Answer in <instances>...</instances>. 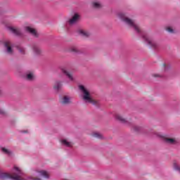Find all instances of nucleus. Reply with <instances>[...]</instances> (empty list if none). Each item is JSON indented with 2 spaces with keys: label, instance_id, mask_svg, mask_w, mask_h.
Segmentation results:
<instances>
[{
  "label": "nucleus",
  "instance_id": "obj_1",
  "mask_svg": "<svg viewBox=\"0 0 180 180\" xmlns=\"http://www.w3.org/2000/svg\"><path fill=\"white\" fill-rule=\"evenodd\" d=\"M118 16L120 19L126 23V25L134 30L136 33H141V29H140V27L137 23H136V22H134V20L126 17V15L123 13H119Z\"/></svg>",
  "mask_w": 180,
  "mask_h": 180
},
{
  "label": "nucleus",
  "instance_id": "obj_2",
  "mask_svg": "<svg viewBox=\"0 0 180 180\" xmlns=\"http://www.w3.org/2000/svg\"><path fill=\"white\" fill-rule=\"evenodd\" d=\"M79 89L83 94V99L84 101H85V102H87L88 103H91V105H97L98 101L92 98L91 93L86 87H85L84 85H79Z\"/></svg>",
  "mask_w": 180,
  "mask_h": 180
},
{
  "label": "nucleus",
  "instance_id": "obj_3",
  "mask_svg": "<svg viewBox=\"0 0 180 180\" xmlns=\"http://www.w3.org/2000/svg\"><path fill=\"white\" fill-rule=\"evenodd\" d=\"M1 179H14V180H25L20 175L14 173L13 174L9 173H1L0 174Z\"/></svg>",
  "mask_w": 180,
  "mask_h": 180
},
{
  "label": "nucleus",
  "instance_id": "obj_4",
  "mask_svg": "<svg viewBox=\"0 0 180 180\" xmlns=\"http://www.w3.org/2000/svg\"><path fill=\"white\" fill-rule=\"evenodd\" d=\"M143 39L148 43L149 46H151L153 49H158V43L155 41L153 38H151L150 36L147 34L143 35Z\"/></svg>",
  "mask_w": 180,
  "mask_h": 180
},
{
  "label": "nucleus",
  "instance_id": "obj_5",
  "mask_svg": "<svg viewBox=\"0 0 180 180\" xmlns=\"http://www.w3.org/2000/svg\"><path fill=\"white\" fill-rule=\"evenodd\" d=\"M4 49L7 54H13V49H12V43L9 41H6L4 42Z\"/></svg>",
  "mask_w": 180,
  "mask_h": 180
},
{
  "label": "nucleus",
  "instance_id": "obj_6",
  "mask_svg": "<svg viewBox=\"0 0 180 180\" xmlns=\"http://www.w3.org/2000/svg\"><path fill=\"white\" fill-rule=\"evenodd\" d=\"M81 16L78 13H75V15L68 21V25H75L78 20H79V18Z\"/></svg>",
  "mask_w": 180,
  "mask_h": 180
},
{
  "label": "nucleus",
  "instance_id": "obj_7",
  "mask_svg": "<svg viewBox=\"0 0 180 180\" xmlns=\"http://www.w3.org/2000/svg\"><path fill=\"white\" fill-rule=\"evenodd\" d=\"M60 102L61 105H70V103H72V101H71V97L68 96H63L60 99Z\"/></svg>",
  "mask_w": 180,
  "mask_h": 180
},
{
  "label": "nucleus",
  "instance_id": "obj_8",
  "mask_svg": "<svg viewBox=\"0 0 180 180\" xmlns=\"http://www.w3.org/2000/svg\"><path fill=\"white\" fill-rule=\"evenodd\" d=\"M25 31L27 33H30V34H32L33 37H37L39 36V32L37 31L31 27H25Z\"/></svg>",
  "mask_w": 180,
  "mask_h": 180
},
{
  "label": "nucleus",
  "instance_id": "obj_9",
  "mask_svg": "<svg viewBox=\"0 0 180 180\" xmlns=\"http://www.w3.org/2000/svg\"><path fill=\"white\" fill-rule=\"evenodd\" d=\"M164 141L165 143H166V144H171V145H175L178 143V141H176V139L171 138V137H165Z\"/></svg>",
  "mask_w": 180,
  "mask_h": 180
},
{
  "label": "nucleus",
  "instance_id": "obj_10",
  "mask_svg": "<svg viewBox=\"0 0 180 180\" xmlns=\"http://www.w3.org/2000/svg\"><path fill=\"white\" fill-rule=\"evenodd\" d=\"M61 71L63 74H65L66 77L70 80V81H74V77L72 76V73L68 70H67L65 68H62Z\"/></svg>",
  "mask_w": 180,
  "mask_h": 180
},
{
  "label": "nucleus",
  "instance_id": "obj_11",
  "mask_svg": "<svg viewBox=\"0 0 180 180\" xmlns=\"http://www.w3.org/2000/svg\"><path fill=\"white\" fill-rule=\"evenodd\" d=\"M39 176H41V178H44L45 179H49L50 178V173H49L46 170H41L38 172Z\"/></svg>",
  "mask_w": 180,
  "mask_h": 180
},
{
  "label": "nucleus",
  "instance_id": "obj_12",
  "mask_svg": "<svg viewBox=\"0 0 180 180\" xmlns=\"http://www.w3.org/2000/svg\"><path fill=\"white\" fill-rule=\"evenodd\" d=\"M8 30L10 32L15 34L16 36H19L22 34L20 29L16 27H8Z\"/></svg>",
  "mask_w": 180,
  "mask_h": 180
},
{
  "label": "nucleus",
  "instance_id": "obj_13",
  "mask_svg": "<svg viewBox=\"0 0 180 180\" xmlns=\"http://www.w3.org/2000/svg\"><path fill=\"white\" fill-rule=\"evenodd\" d=\"M32 50L34 54H36L37 56H40V54L43 53V50H41V49L37 45H34L32 46Z\"/></svg>",
  "mask_w": 180,
  "mask_h": 180
},
{
  "label": "nucleus",
  "instance_id": "obj_14",
  "mask_svg": "<svg viewBox=\"0 0 180 180\" xmlns=\"http://www.w3.org/2000/svg\"><path fill=\"white\" fill-rule=\"evenodd\" d=\"M61 86H63V82L61 81H56L53 84V89H55V91H59Z\"/></svg>",
  "mask_w": 180,
  "mask_h": 180
},
{
  "label": "nucleus",
  "instance_id": "obj_15",
  "mask_svg": "<svg viewBox=\"0 0 180 180\" xmlns=\"http://www.w3.org/2000/svg\"><path fill=\"white\" fill-rule=\"evenodd\" d=\"M115 119L116 120H118V122H120V123H127V120H126L120 114L115 115Z\"/></svg>",
  "mask_w": 180,
  "mask_h": 180
},
{
  "label": "nucleus",
  "instance_id": "obj_16",
  "mask_svg": "<svg viewBox=\"0 0 180 180\" xmlns=\"http://www.w3.org/2000/svg\"><path fill=\"white\" fill-rule=\"evenodd\" d=\"M77 32L79 34H80V36H82L83 37H89V36L91 34L89 32L82 29L79 30Z\"/></svg>",
  "mask_w": 180,
  "mask_h": 180
},
{
  "label": "nucleus",
  "instance_id": "obj_17",
  "mask_svg": "<svg viewBox=\"0 0 180 180\" xmlns=\"http://www.w3.org/2000/svg\"><path fill=\"white\" fill-rule=\"evenodd\" d=\"M92 6L95 8V9H101L103 5H102V3L100 1H96L92 2Z\"/></svg>",
  "mask_w": 180,
  "mask_h": 180
},
{
  "label": "nucleus",
  "instance_id": "obj_18",
  "mask_svg": "<svg viewBox=\"0 0 180 180\" xmlns=\"http://www.w3.org/2000/svg\"><path fill=\"white\" fill-rule=\"evenodd\" d=\"M61 143L63 146H65V147H72V143L70 141H68L67 139H62Z\"/></svg>",
  "mask_w": 180,
  "mask_h": 180
},
{
  "label": "nucleus",
  "instance_id": "obj_19",
  "mask_svg": "<svg viewBox=\"0 0 180 180\" xmlns=\"http://www.w3.org/2000/svg\"><path fill=\"white\" fill-rule=\"evenodd\" d=\"M26 79H27V81H33V79H34V74L33 73V72H30L27 73Z\"/></svg>",
  "mask_w": 180,
  "mask_h": 180
},
{
  "label": "nucleus",
  "instance_id": "obj_20",
  "mask_svg": "<svg viewBox=\"0 0 180 180\" xmlns=\"http://www.w3.org/2000/svg\"><path fill=\"white\" fill-rule=\"evenodd\" d=\"M93 136L96 139H103V136L98 132L93 134Z\"/></svg>",
  "mask_w": 180,
  "mask_h": 180
},
{
  "label": "nucleus",
  "instance_id": "obj_21",
  "mask_svg": "<svg viewBox=\"0 0 180 180\" xmlns=\"http://www.w3.org/2000/svg\"><path fill=\"white\" fill-rule=\"evenodd\" d=\"M1 151H3L4 154H8V155H11L12 154V152H11V150L5 148H2Z\"/></svg>",
  "mask_w": 180,
  "mask_h": 180
},
{
  "label": "nucleus",
  "instance_id": "obj_22",
  "mask_svg": "<svg viewBox=\"0 0 180 180\" xmlns=\"http://www.w3.org/2000/svg\"><path fill=\"white\" fill-rule=\"evenodd\" d=\"M18 51H20V53L21 54H25V48H23V47H22V46H18Z\"/></svg>",
  "mask_w": 180,
  "mask_h": 180
},
{
  "label": "nucleus",
  "instance_id": "obj_23",
  "mask_svg": "<svg viewBox=\"0 0 180 180\" xmlns=\"http://www.w3.org/2000/svg\"><path fill=\"white\" fill-rule=\"evenodd\" d=\"M70 51L72 53H78V49L75 46H72L70 48Z\"/></svg>",
  "mask_w": 180,
  "mask_h": 180
},
{
  "label": "nucleus",
  "instance_id": "obj_24",
  "mask_svg": "<svg viewBox=\"0 0 180 180\" xmlns=\"http://www.w3.org/2000/svg\"><path fill=\"white\" fill-rule=\"evenodd\" d=\"M166 30L168 32V33H174V29H172L171 27H166Z\"/></svg>",
  "mask_w": 180,
  "mask_h": 180
},
{
  "label": "nucleus",
  "instance_id": "obj_25",
  "mask_svg": "<svg viewBox=\"0 0 180 180\" xmlns=\"http://www.w3.org/2000/svg\"><path fill=\"white\" fill-rule=\"evenodd\" d=\"M14 169H15V171H17V172H18V174H22V171L20 170V169H19V167L15 166V167H14Z\"/></svg>",
  "mask_w": 180,
  "mask_h": 180
},
{
  "label": "nucleus",
  "instance_id": "obj_26",
  "mask_svg": "<svg viewBox=\"0 0 180 180\" xmlns=\"http://www.w3.org/2000/svg\"><path fill=\"white\" fill-rule=\"evenodd\" d=\"M134 131H139V130H140V127L139 126L134 127Z\"/></svg>",
  "mask_w": 180,
  "mask_h": 180
},
{
  "label": "nucleus",
  "instance_id": "obj_27",
  "mask_svg": "<svg viewBox=\"0 0 180 180\" xmlns=\"http://www.w3.org/2000/svg\"><path fill=\"white\" fill-rule=\"evenodd\" d=\"M153 77H155V78H158V77H161V75H157V74H154V75H153Z\"/></svg>",
  "mask_w": 180,
  "mask_h": 180
},
{
  "label": "nucleus",
  "instance_id": "obj_28",
  "mask_svg": "<svg viewBox=\"0 0 180 180\" xmlns=\"http://www.w3.org/2000/svg\"><path fill=\"white\" fill-rule=\"evenodd\" d=\"M34 180H41V179H40L39 177H35V178H34Z\"/></svg>",
  "mask_w": 180,
  "mask_h": 180
},
{
  "label": "nucleus",
  "instance_id": "obj_29",
  "mask_svg": "<svg viewBox=\"0 0 180 180\" xmlns=\"http://www.w3.org/2000/svg\"><path fill=\"white\" fill-rule=\"evenodd\" d=\"M4 114V110H2L1 109H0V115Z\"/></svg>",
  "mask_w": 180,
  "mask_h": 180
},
{
  "label": "nucleus",
  "instance_id": "obj_30",
  "mask_svg": "<svg viewBox=\"0 0 180 180\" xmlns=\"http://www.w3.org/2000/svg\"><path fill=\"white\" fill-rule=\"evenodd\" d=\"M163 67H164V68L167 67V65L163 64Z\"/></svg>",
  "mask_w": 180,
  "mask_h": 180
},
{
  "label": "nucleus",
  "instance_id": "obj_31",
  "mask_svg": "<svg viewBox=\"0 0 180 180\" xmlns=\"http://www.w3.org/2000/svg\"><path fill=\"white\" fill-rule=\"evenodd\" d=\"M179 172H180V169H179Z\"/></svg>",
  "mask_w": 180,
  "mask_h": 180
},
{
  "label": "nucleus",
  "instance_id": "obj_32",
  "mask_svg": "<svg viewBox=\"0 0 180 180\" xmlns=\"http://www.w3.org/2000/svg\"><path fill=\"white\" fill-rule=\"evenodd\" d=\"M0 94H1V90H0Z\"/></svg>",
  "mask_w": 180,
  "mask_h": 180
}]
</instances>
